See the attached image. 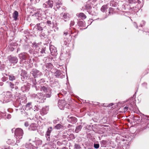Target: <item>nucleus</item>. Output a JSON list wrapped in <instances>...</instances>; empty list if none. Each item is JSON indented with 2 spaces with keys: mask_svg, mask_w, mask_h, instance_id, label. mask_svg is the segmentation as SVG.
<instances>
[{
  "mask_svg": "<svg viewBox=\"0 0 149 149\" xmlns=\"http://www.w3.org/2000/svg\"><path fill=\"white\" fill-rule=\"evenodd\" d=\"M69 34H70L68 33V32L65 31L64 32V35H65L64 37H65L66 36V35H68V36Z\"/></svg>",
  "mask_w": 149,
  "mask_h": 149,
  "instance_id": "8fccbe9b",
  "label": "nucleus"
},
{
  "mask_svg": "<svg viewBox=\"0 0 149 149\" xmlns=\"http://www.w3.org/2000/svg\"><path fill=\"white\" fill-rule=\"evenodd\" d=\"M95 9L94 8H91L89 10H88V13L89 14L91 15H95L96 14V13L94 10Z\"/></svg>",
  "mask_w": 149,
  "mask_h": 149,
  "instance_id": "412c9836",
  "label": "nucleus"
},
{
  "mask_svg": "<svg viewBox=\"0 0 149 149\" xmlns=\"http://www.w3.org/2000/svg\"><path fill=\"white\" fill-rule=\"evenodd\" d=\"M15 140L13 139H8L7 141V143L9 145H14V144H15Z\"/></svg>",
  "mask_w": 149,
  "mask_h": 149,
  "instance_id": "aec40b11",
  "label": "nucleus"
},
{
  "mask_svg": "<svg viewBox=\"0 0 149 149\" xmlns=\"http://www.w3.org/2000/svg\"><path fill=\"white\" fill-rule=\"evenodd\" d=\"M9 79L10 80L13 81L15 79V77L13 75H9Z\"/></svg>",
  "mask_w": 149,
  "mask_h": 149,
  "instance_id": "f704fd0d",
  "label": "nucleus"
},
{
  "mask_svg": "<svg viewBox=\"0 0 149 149\" xmlns=\"http://www.w3.org/2000/svg\"><path fill=\"white\" fill-rule=\"evenodd\" d=\"M1 149H10V148H2Z\"/></svg>",
  "mask_w": 149,
  "mask_h": 149,
  "instance_id": "0e129e2a",
  "label": "nucleus"
},
{
  "mask_svg": "<svg viewBox=\"0 0 149 149\" xmlns=\"http://www.w3.org/2000/svg\"><path fill=\"white\" fill-rule=\"evenodd\" d=\"M45 82V79H42L40 80V83H44Z\"/></svg>",
  "mask_w": 149,
  "mask_h": 149,
  "instance_id": "de8ad7c7",
  "label": "nucleus"
},
{
  "mask_svg": "<svg viewBox=\"0 0 149 149\" xmlns=\"http://www.w3.org/2000/svg\"><path fill=\"white\" fill-rule=\"evenodd\" d=\"M49 109V107H46L45 108L44 107L42 109V111L44 114L47 113V111H48Z\"/></svg>",
  "mask_w": 149,
  "mask_h": 149,
  "instance_id": "c756f323",
  "label": "nucleus"
},
{
  "mask_svg": "<svg viewBox=\"0 0 149 149\" xmlns=\"http://www.w3.org/2000/svg\"><path fill=\"white\" fill-rule=\"evenodd\" d=\"M38 46L39 45L36 42L33 43L32 44V47L36 49L37 48V49H39Z\"/></svg>",
  "mask_w": 149,
  "mask_h": 149,
  "instance_id": "7c9ffc66",
  "label": "nucleus"
},
{
  "mask_svg": "<svg viewBox=\"0 0 149 149\" xmlns=\"http://www.w3.org/2000/svg\"><path fill=\"white\" fill-rule=\"evenodd\" d=\"M30 73L35 79L40 77L42 75V72L36 69H33Z\"/></svg>",
  "mask_w": 149,
  "mask_h": 149,
  "instance_id": "f257e3e1",
  "label": "nucleus"
},
{
  "mask_svg": "<svg viewBox=\"0 0 149 149\" xmlns=\"http://www.w3.org/2000/svg\"><path fill=\"white\" fill-rule=\"evenodd\" d=\"M71 40V36L69 34L67 37H64V44L67 45L69 44Z\"/></svg>",
  "mask_w": 149,
  "mask_h": 149,
  "instance_id": "1a4fd4ad",
  "label": "nucleus"
},
{
  "mask_svg": "<svg viewBox=\"0 0 149 149\" xmlns=\"http://www.w3.org/2000/svg\"><path fill=\"white\" fill-rule=\"evenodd\" d=\"M17 100L19 102H26V98L25 97L19 98L17 99Z\"/></svg>",
  "mask_w": 149,
  "mask_h": 149,
  "instance_id": "f3484780",
  "label": "nucleus"
},
{
  "mask_svg": "<svg viewBox=\"0 0 149 149\" xmlns=\"http://www.w3.org/2000/svg\"><path fill=\"white\" fill-rule=\"evenodd\" d=\"M40 1V0H36V1L37 3L39 2Z\"/></svg>",
  "mask_w": 149,
  "mask_h": 149,
  "instance_id": "774afa93",
  "label": "nucleus"
},
{
  "mask_svg": "<svg viewBox=\"0 0 149 149\" xmlns=\"http://www.w3.org/2000/svg\"><path fill=\"white\" fill-rule=\"evenodd\" d=\"M53 4V2L52 1L49 0L46 1L45 3L43 4V7L45 8H52Z\"/></svg>",
  "mask_w": 149,
  "mask_h": 149,
  "instance_id": "423d86ee",
  "label": "nucleus"
},
{
  "mask_svg": "<svg viewBox=\"0 0 149 149\" xmlns=\"http://www.w3.org/2000/svg\"><path fill=\"white\" fill-rule=\"evenodd\" d=\"M74 24V22L73 21H71L70 22V26H73Z\"/></svg>",
  "mask_w": 149,
  "mask_h": 149,
  "instance_id": "09e8293b",
  "label": "nucleus"
},
{
  "mask_svg": "<svg viewBox=\"0 0 149 149\" xmlns=\"http://www.w3.org/2000/svg\"><path fill=\"white\" fill-rule=\"evenodd\" d=\"M37 95H35V94H33L32 95V96H33L35 97H36V96H37Z\"/></svg>",
  "mask_w": 149,
  "mask_h": 149,
  "instance_id": "052dcab7",
  "label": "nucleus"
},
{
  "mask_svg": "<svg viewBox=\"0 0 149 149\" xmlns=\"http://www.w3.org/2000/svg\"><path fill=\"white\" fill-rule=\"evenodd\" d=\"M62 149H67V148L65 147H63Z\"/></svg>",
  "mask_w": 149,
  "mask_h": 149,
  "instance_id": "69168bd1",
  "label": "nucleus"
},
{
  "mask_svg": "<svg viewBox=\"0 0 149 149\" xmlns=\"http://www.w3.org/2000/svg\"><path fill=\"white\" fill-rule=\"evenodd\" d=\"M29 89V87L28 85H24L21 87V90L23 92L28 91Z\"/></svg>",
  "mask_w": 149,
  "mask_h": 149,
  "instance_id": "a211bd4d",
  "label": "nucleus"
},
{
  "mask_svg": "<svg viewBox=\"0 0 149 149\" xmlns=\"http://www.w3.org/2000/svg\"><path fill=\"white\" fill-rule=\"evenodd\" d=\"M77 121V118L75 117L72 116L71 119H70L69 120V121L72 123H74L76 122Z\"/></svg>",
  "mask_w": 149,
  "mask_h": 149,
  "instance_id": "b1692460",
  "label": "nucleus"
},
{
  "mask_svg": "<svg viewBox=\"0 0 149 149\" xmlns=\"http://www.w3.org/2000/svg\"><path fill=\"white\" fill-rule=\"evenodd\" d=\"M134 102V98L132 97L131 98H129L128 100H127L125 102Z\"/></svg>",
  "mask_w": 149,
  "mask_h": 149,
  "instance_id": "72a5a7b5",
  "label": "nucleus"
},
{
  "mask_svg": "<svg viewBox=\"0 0 149 149\" xmlns=\"http://www.w3.org/2000/svg\"><path fill=\"white\" fill-rule=\"evenodd\" d=\"M63 126L60 124H58L55 126V128L59 130L62 128Z\"/></svg>",
  "mask_w": 149,
  "mask_h": 149,
  "instance_id": "473e14b6",
  "label": "nucleus"
},
{
  "mask_svg": "<svg viewBox=\"0 0 149 149\" xmlns=\"http://www.w3.org/2000/svg\"><path fill=\"white\" fill-rule=\"evenodd\" d=\"M61 6H60V4H56V5L54 6V9L56 11L58 9H59V8H60Z\"/></svg>",
  "mask_w": 149,
  "mask_h": 149,
  "instance_id": "2f4dec72",
  "label": "nucleus"
},
{
  "mask_svg": "<svg viewBox=\"0 0 149 149\" xmlns=\"http://www.w3.org/2000/svg\"><path fill=\"white\" fill-rule=\"evenodd\" d=\"M69 138H70V139H73L75 138V137L73 134H70L69 136Z\"/></svg>",
  "mask_w": 149,
  "mask_h": 149,
  "instance_id": "37998d69",
  "label": "nucleus"
},
{
  "mask_svg": "<svg viewBox=\"0 0 149 149\" xmlns=\"http://www.w3.org/2000/svg\"><path fill=\"white\" fill-rule=\"evenodd\" d=\"M62 15V19L64 20L65 22H66L69 20L70 18V15L69 13L66 12L64 13H62L61 14Z\"/></svg>",
  "mask_w": 149,
  "mask_h": 149,
  "instance_id": "0eeeda50",
  "label": "nucleus"
},
{
  "mask_svg": "<svg viewBox=\"0 0 149 149\" xmlns=\"http://www.w3.org/2000/svg\"><path fill=\"white\" fill-rule=\"evenodd\" d=\"M10 86V87L12 88H15V85L13 83L11 82H10L9 83Z\"/></svg>",
  "mask_w": 149,
  "mask_h": 149,
  "instance_id": "c03bdc74",
  "label": "nucleus"
},
{
  "mask_svg": "<svg viewBox=\"0 0 149 149\" xmlns=\"http://www.w3.org/2000/svg\"><path fill=\"white\" fill-rule=\"evenodd\" d=\"M57 144L58 146H61L62 144V143L59 141L57 142Z\"/></svg>",
  "mask_w": 149,
  "mask_h": 149,
  "instance_id": "4d7b16f0",
  "label": "nucleus"
},
{
  "mask_svg": "<svg viewBox=\"0 0 149 149\" xmlns=\"http://www.w3.org/2000/svg\"><path fill=\"white\" fill-rule=\"evenodd\" d=\"M45 49H41V51H40V52L42 54L45 53Z\"/></svg>",
  "mask_w": 149,
  "mask_h": 149,
  "instance_id": "864d4df0",
  "label": "nucleus"
},
{
  "mask_svg": "<svg viewBox=\"0 0 149 149\" xmlns=\"http://www.w3.org/2000/svg\"><path fill=\"white\" fill-rule=\"evenodd\" d=\"M31 103H27L26 105V107H30V106L31 105Z\"/></svg>",
  "mask_w": 149,
  "mask_h": 149,
  "instance_id": "603ef678",
  "label": "nucleus"
},
{
  "mask_svg": "<svg viewBox=\"0 0 149 149\" xmlns=\"http://www.w3.org/2000/svg\"><path fill=\"white\" fill-rule=\"evenodd\" d=\"M110 6H113V7H117V6L118 5V3H116L115 1H110Z\"/></svg>",
  "mask_w": 149,
  "mask_h": 149,
  "instance_id": "5701e85b",
  "label": "nucleus"
},
{
  "mask_svg": "<svg viewBox=\"0 0 149 149\" xmlns=\"http://www.w3.org/2000/svg\"><path fill=\"white\" fill-rule=\"evenodd\" d=\"M74 149H81V147L79 144H75L74 146Z\"/></svg>",
  "mask_w": 149,
  "mask_h": 149,
  "instance_id": "ea45409f",
  "label": "nucleus"
},
{
  "mask_svg": "<svg viewBox=\"0 0 149 149\" xmlns=\"http://www.w3.org/2000/svg\"><path fill=\"white\" fill-rule=\"evenodd\" d=\"M6 95L8 97H12V95L11 92L9 91H7L6 92Z\"/></svg>",
  "mask_w": 149,
  "mask_h": 149,
  "instance_id": "c9c22d12",
  "label": "nucleus"
},
{
  "mask_svg": "<svg viewBox=\"0 0 149 149\" xmlns=\"http://www.w3.org/2000/svg\"><path fill=\"white\" fill-rule=\"evenodd\" d=\"M27 54L26 53H21L19 54L18 55V57L21 60V61L23 60H26L27 59V56L25 54Z\"/></svg>",
  "mask_w": 149,
  "mask_h": 149,
  "instance_id": "9d476101",
  "label": "nucleus"
},
{
  "mask_svg": "<svg viewBox=\"0 0 149 149\" xmlns=\"http://www.w3.org/2000/svg\"><path fill=\"white\" fill-rule=\"evenodd\" d=\"M107 8V5H105L103 6L101 8V11L102 12H105V10Z\"/></svg>",
  "mask_w": 149,
  "mask_h": 149,
  "instance_id": "c85d7f7f",
  "label": "nucleus"
},
{
  "mask_svg": "<svg viewBox=\"0 0 149 149\" xmlns=\"http://www.w3.org/2000/svg\"><path fill=\"white\" fill-rule=\"evenodd\" d=\"M62 9L63 10H66V8L65 7H63L62 8Z\"/></svg>",
  "mask_w": 149,
  "mask_h": 149,
  "instance_id": "680f3d73",
  "label": "nucleus"
},
{
  "mask_svg": "<svg viewBox=\"0 0 149 149\" xmlns=\"http://www.w3.org/2000/svg\"><path fill=\"white\" fill-rule=\"evenodd\" d=\"M37 96L40 101L43 100V102H44V100L46 99V98H45V96H44L42 93H38Z\"/></svg>",
  "mask_w": 149,
  "mask_h": 149,
  "instance_id": "2eb2a0df",
  "label": "nucleus"
},
{
  "mask_svg": "<svg viewBox=\"0 0 149 149\" xmlns=\"http://www.w3.org/2000/svg\"><path fill=\"white\" fill-rule=\"evenodd\" d=\"M49 49L50 51L51 55L52 56H54L57 55V50L56 47L53 45H51Z\"/></svg>",
  "mask_w": 149,
  "mask_h": 149,
  "instance_id": "6e6552de",
  "label": "nucleus"
},
{
  "mask_svg": "<svg viewBox=\"0 0 149 149\" xmlns=\"http://www.w3.org/2000/svg\"><path fill=\"white\" fill-rule=\"evenodd\" d=\"M61 73L60 71L57 70L54 73V75L56 77H58L61 75Z\"/></svg>",
  "mask_w": 149,
  "mask_h": 149,
  "instance_id": "a878e982",
  "label": "nucleus"
},
{
  "mask_svg": "<svg viewBox=\"0 0 149 149\" xmlns=\"http://www.w3.org/2000/svg\"><path fill=\"white\" fill-rule=\"evenodd\" d=\"M25 126L26 127H28L29 125V124L28 122H26L24 124Z\"/></svg>",
  "mask_w": 149,
  "mask_h": 149,
  "instance_id": "6e6d98bb",
  "label": "nucleus"
},
{
  "mask_svg": "<svg viewBox=\"0 0 149 149\" xmlns=\"http://www.w3.org/2000/svg\"><path fill=\"white\" fill-rule=\"evenodd\" d=\"M45 66L47 68L46 70L48 71L51 70L53 67L52 64L50 63L45 64Z\"/></svg>",
  "mask_w": 149,
  "mask_h": 149,
  "instance_id": "f8f14e48",
  "label": "nucleus"
},
{
  "mask_svg": "<svg viewBox=\"0 0 149 149\" xmlns=\"http://www.w3.org/2000/svg\"><path fill=\"white\" fill-rule=\"evenodd\" d=\"M82 128V126L81 125L77 126V127H76V128L75 131V132L77 133H78L79 131H81Z\"/></svg>",
  "mask_w": 149,
  "mask_h": 149,
  "instance_id": "393cba45",
  "label": "nucleus"
},
{
  "mask_svg": "<svg viewBox=\"0 0 149 149\" xmlns=\"http://www.w3.org/2000/svg\"><path fill=\"white\" fill-rule=\"evenodd\" d=\"M40 91L43 92L45 93H51L52 90V89L48 86H41Z\"/></svg>",
  "mask_w": 149,
  "mask_h": 149,
  "instance_id": "39448f33",
  "label": "nucleus"
},
{
  "mask_svg": "<svg viewBox=\"0 0 149 149\" xmlns=\"http://www.w3.org/2000/svg\"><path fill=\"white\" fill-rule=\"evenodd\" d=\"M128 109H129L128 107H125L123 109L124 111V112L126 111H127V110H128Z\"/></svg>",
  "mask_w": 149,
  "mask_h": 149,
  "instance_id": "3c124183",
  "label": "nucleus"
},
{
  "mask_svg": "<svg viewBox=\"0 0 149 149\" xmlns=\"http://www.w3.org/2000/svg\"><path fill=\"white\" fill-rule=\"evenodd\" d=\"M58 106L59 108L61 110L64 109L65 107H67V103H58Z\"/></svg>",
  "mask_w": 149,
  "mask_h": 149,
  "instance_id": "4468645a",
  "label": "nucleus"
},
{
  "mask_svg": "<svg viewBox=\"0 0 149 149\" xmlns=\"http://www.w3.org/2000/svg\"><path fill=\"white\" fill-rule=\"evenodd\" d=\"M136 8V7H133L132 8V10H135V9H134V8Z\"/></svg>",
  "mask_w": 149,
  "mask_h": 149,
  "instance_id": "e2e57ef3",
  "label": "nucleus"
},
{
  "mask_svg": "<svg viewBox=\"0 0 149 149\" xmlns=\"http://www.w3.org/2000/svg\"><path fill=\"white\" fill-rule=\"evenodd\" d=\"M23 132V130L21 128H18L16 129L15 131V135L20 139L22 138Z\"/></svg>",
  "mask_w": 149,
  "mask_h": 149,
  "instance_id": "7ed1b4c3",
  "label": "nucleus"
},
{
  "mask_svg": "<svg viewBox=\"0 0 149 149\" xmlns=\"http://www.w3.org/2000/svg\"><path fill=\"white\" fill-rule=\"evenodd\" d=\"M32 82L34 85H36L37 84V82L36 81V79H34Z\"/></svg>",
  "mask_w": 149,
  "mask_h": 149,
  "instance_id": "5fc2aeb1",
  "label": "nucleus"
},
{
  "mask_svg": "<svg viewBox=\"0 0 149 149\" xmlns=\"http://www.w3.org/2000/svg\"><path fill=\"white\" fill-rule=\"evenodd\" d=\"M58 136H54L51 139L53 141H56L58 140Z\"/></svg>",
  "mask_w": 149,
  "mask_h": 149,
  "instance_id": "4c0bfd02",
  "label": "nucleus"
},
{
  "mask_svg": "<svg viewBox=\"0 0 149 149\" xmlns=\"http://www.w3.org/2000/svg\"><path fill=\"white\" fill-rule=\"evenodd\" d=\"M40 37L42 38H46L47 37V36L45 34V33L43 31H41L40 34Z\"/></svg>",
  "mask_w": 149,
  "mask_h": 149,
  "instance_id": "cd10ccee",
  "label": "nucleus"
},
{
  "mask_svg": "<svg viewBox=\"0 0 149 149\" xmlns=\"http://www.w3.org/2000/svg\"><path fill=\"white\" fill-rule=\"evenodd\" d=\"M8 59L11 63L14 65L17 63L18 61V59L17 57L10 55L8 57Z\"/></svg>",
  "mask_w": 149,
  "mask_h": 149,
  "instance_id": "20e7f679",
  "label": "nucleus"
},
{
  "mask_svg": "<svg viewBox=\"0 0 149 149\" xmlns=\"http://www.w3.org/2000/svg\"><path fill=\"white\" fill-rule=\"evenodd\" d=\"M91 8L92 6L89 4H86L82 7V10L84 11L85 10H86L88 12V10H89Z\"/></svg>",
  "mask_w": 149,
  "mask_h": 149,
  "instance_id": "ddd939ff",
  "label": "nucleus"
},
{
  "mask_svg": "<svg viewBox=\"0 0 149 149\" xmlns=\"http://www.w3.org/2000/svg\"><path fill=\"white\" fill-rule=\"evenodd\" d=\"M113 105V103H111L110 104H107V103H102V105L104 106V107H111V106H112Z\"/></svg>",
  "mask_w": 149,
  "mask_h": 149,
  "instance_id": "bb28decb",
  "label": "nucleus"
},
{
  "mask_svg": "<svg viewBox=\"0 0 149 149\" xmlns=\"http://www.w3.org/2000/svg\"><path fill=\"white\" fill-rule=\"evenodd\" d=\"M27 72L25 71V70H22V72L21 74V75H22L23 74L26 76L27 75Z\"/></svg>",
  "mask_w": 149,
  "mask_h": 149,
  "instance_id": "a18cd8bd",
  "label": "nucleus"
},
{
  "mask_svg": "<svg viewBox=\"0 0 149 149\" xmlns=\"http://www.w3.org/2000/svg\"><path fill=\"white\" fill-rule=\"evenodd\" d=\"M35 27L38 31H42L46 27V23L44 22H41L37 24Z\"/></svg>",
  "mask_w": 149,
  "mask_h": 149,
  "instance_id": "f03ea898",
  "label": "nucleus"
},
{
  "mask_svg": "<svg viewBox=\"0 0 149 149\" xmlns=\"http://www.w3.org/2000/svg\"><path fill=\"white\" fill-rule=\"evenodd\" d=\"M18 13L17 11H15L13 14V17L15 21L17 19V17L18 16Z\"/></svg>",
  "mask_w": 149,
  "mask_h": 149,
  "instance_id": "dca6fc26",
  "label": "nucleus"
},
{
  "mask_svg": "<svg viewBox=\"0 0 149 149\" xmlns=\"http://www.w3.org/2000/svg\"><path fill=\"white\" fill-rule=\"evenodd\" d=\"M82 23L83 22L82 21H79L78 23V24L79 25L80 24H82Z\"/></svg>",
  "mask_w": 149,
  "mask_h": 149,
  "instance_id": "bf43d9fd",
  "label": "nucleus"
},
{
  "mask_svg": "<svg viewBox=\"0 0 149 149\" xmlns=\"http://www.w3.org/2000/svg\"><path fill=\"white\" fill-rule=\"evenodd\" d=\"M47 24L48 26L50 27H51L52 25V22L51 21L49 20H47L46 22V24Z\"/></svg>",
  "mask_w": 149,
  "mask_h": 149,
  "instance_id": "a19ab883",
  "label": "nucleus"
},
{
  "mask_svg": "<svg viewBox=\"0 0 149 149\" xmlns=\"http://www.w3.org/2000/svg\"><path fill=\"white\" fill-rule=\"evenodd\" d=\"M4 101V100H0V102H3Z\"/></svg>",
  "mask_w": 149,
  "mask_h": 149,
  "instance_id": "338daca9",
  "label": "nucleus"
},
{
  "mask_svg": "<svg viewBox=\"0 0 149 149\" xmlns=\"http://www.w3.org/2000/svg\"><path fill=\"white\" fill-rule=\"evenodd\" d=\"M99 144H94V147L96 149H97L99 148Z\"/></svg>",
  "mask_w": 149,
  "mask_h": 149,
  "instance_id": "49530a36",
  "label": "nucleus"
},
{
  "mask_svg": "<svg viewBox=\"0 0 149 149\" xmlns=\"http://www.w3.org/2000/svg\"><path fill=\"white\" fill-rule=\"evenodd\" d=\"M138 0H128L129 2L130 3H134L138 2Z\"/></svg>",
  "mask_w": 149,
  "mask_h": 149,
  "instance_id": "79ce46f5",
  "label": "nucleus"
},
{
  "mask_svg": "<svg viewBox=\"0 0 149 149\" xmlns=\"http://www.w3.org/2000/svg\"><path fill=\"white\" fill-rule=\"evenodd\" d=\"M51 132V130H49V129H48L46 132L45 136L47 141H49L50 140V134Z\"/></svg>",
  "mask_w": 149,
  "mask_h": 149,
  "instance_id": "9b49d317",
  "label": "nucleus"
},
{
  "mask_svg": "<svg viewBox=\"0 0 149 149\" xmlns=\"http://www.w3.org/2000/svg\"><path fill=\"white\" fill-rule=\"evenodd\" d=\"M35 15L36 16L38 17L37 18V19L39 21H40L42 20V17H41V15L40 13V11H38L37 13L35 14Z\"/></svg>",
  "mask_w": 149,
  "mask_h": 149,
  "instance_id": "4be33fe9",
  "label": "nucleus"
},
{
  "mask_svg": "<svg viewBox=\"0 0 149 149\" xmlns=\"http://www.w3.org/2000/svg\"><path fill=\"white\" fill-rule=\"evenodd\" d=\"M72 116H68V120L69 121V120L70 119H71V118H72Z\"/></svg>",
  "mask_w": 149,
  "mask_h": 149,
  "instance_id": "13d9d810",
  "label": "nucleus"
},
{
  "mask_svg": "<svg viewBox=\"0 0 149 149\" xmlns=\"http://www.w3.org/2000/svg\"><path fill=\"white\" fill-rule=\"evenodd\" d=\"M109 14H113L114 12V9L112 8H110L109 9Z\"/></svg>",
  "mask_w": 149,
  "mask_h": 149,
  "instance_id": "e433bc0d",
  "label": "nucleus"
},
{
  "mask_svg": "<svg viewBox=\"0 0 149 149\" xmlns=\"http://www.w3.org/2000/svg\"><path fill=\"white\" fill-rule=\"evenodd\" d=\"M51 93H46L45 95H43L44 96H45V98L46 97H51Z\"/></svg>",
  "mask_w": 149,
  "mask_h": 149,
  "instance_id": "58836bf2",
  "label": "nucleus"
},
{
  "mask_svg": "<svg viewBox=\"0 0 149 149\" xmlns=\"http://www.w3.org/2000/svg\"><path fill=\"white\" fill-rule=\"evenodd\" d=\"M77 16L78 17L81 18L82 19H85L86 17V15L82 13H81L78 14L77 15Z\"/></svg>",
  "mask_w": 149,
  "mask_h": 149,
  "instance_id": "6ab92c4d",
  "label": "nucleus"
}]
</instances>
